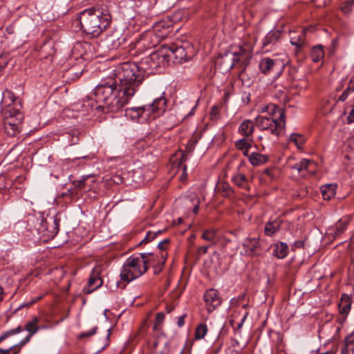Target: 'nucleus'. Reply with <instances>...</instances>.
I'll return each mask as SVG.
<instances>
[{
	"instance_id": "nucleus-1",
	"label": "nucleus",
	"mask_w": 354,
	"mask_h": 354,
	"mask_svg": "<svg viewBox=\"0 0 354 354\" xmlns=\"http://www.w3.org/2000/svg\"><path fill=\"white\" fill-rule=\"evenodd\" d=\"M114 81L97 85L95 101L102 104L97 108L106 112H117L135 95L145 78V70L136 63L123 62L115 69Z\"/></svg>"
},
{
	"instance_id": "nucleus-2",
	"label": "nucleus",
	"mask_w": 354,
	"mask_h": 354,
	"mask_svg": "<svg viewBox=\"0 0 354 354\" xmlns=\"http://www.w3.org/2000/svg\"><path fill=\"white\" fill-rule=\"evenodd\" d=\"M77 19L85 34L96 38L110 26L112 18L106 6H95L80 12Z\"/></svg>"
},
{
	"instance_id": "nucleus-3",
	"label": "nucleus",
	"mask_w": 354,
	"mask_h": 354,
	"mask_svg": "<svg viewBox=\"0 0 354 354\" xmlns=\"http://www.w3.org/2000/svg\"><path fill=\"white\" fill-rule=\"evenodd\" d=\"M151 253H141L138 255L129 257L123 264L120 272L122 280L130 282L145 274L148 270L147 263L153 261L155 259Z\"/></svg>"
},
{
	"instance_id": "nucleus-4",
	"label": "nucleus",
	"mask_w": 354,
	"mask_h": 354,
	"mask_svg": "<svg viewBox=\"0 0 354 354\" xmlns=\"http://www.w3.org/2000/svg\"><path fill=\"white\" fill-rule=\"evenodd\" d=\"M166 106V98L160 97L153 100L151 104L126 109L125 115L132 120H138L142 117H148L151 115H152L153 118H155L165 111Z\"/></svg>"
},
{
	"instance_id": "nucleus-5",
	"label": "nucleus",
	"mask_w": 354,
	"mask_h": 354,
	"mask_svg": "<svg viewBox=\"0 0 354 354\" xmlns=\"http://www.w3.org/2000/svg\"><path fill=\"white\" fill-rule=\"evenodd\" d=\"M161 24H157L153 29L144 32L135 41V48L140 52L151 49L157 46L162 39H165L167 34V28L160 30Z\"/></svg>"
},
{
	"instance_id": "nucleus-6",
	"label": "nucleus",
	"mask_w": 354,
	"mask_h": 354,
	"mask_svg": "<svg viewBox=\"0 0 354 354\" xmlns=\"http://www.w3.org/2000/svg\"><path fill=\"white\" fill-rule=\"evenodd\" d=\"M267 112L270 116H267V122L270 121L267 131L274 136H279L283 133L285 127V114L283 111L274 104L267 105Z\"/></svg>"
},
{
	"instance_id": "nucleus-7",
	"label": "nucleus",
	"mask_w": 354,
	"mask_h": 354,
	"mask_svg": "<svg viewBox=\"0 0 354 354\" xmlns=\"http://www.w3.org/2000/svg\"><path fill=\"white\" fill-rule=\"evenodd\" d=\"M243 299H233L231 301L230 312L233 319L230 321V324L233 327H235L234 324L238 328H241L245 320L248 312L247 310V304L242 302Z\"/></svg>"
},
{
	"instance_id": "nucleus-8",
	"label": "nucleus",
	"mask_w": 354,
	"mask_h": 354,
	"mask_svg": "<svg viewBox=\"0 0 354 354\" xmlns=\"http://www.w3.org/2000/svg\"><path fill=\"white\" fill-rule=\"evenodd\" d=\"M230 53L233 55V58L230 68H233L236 64H240L243 66H246L252 57L251 45L243 44L234 48V49L232 48Z\"/></svg>"
},
{
	"instance_id": "nucleus-9",
	"label": "nucleus",
	"mask_w": 354,
	"mask_h": 354,
	"mask_svg": "<svg viewBox=\"0 0 354 354\" xmlns=\"http://www.w3.org/2000/svg\"><path fill=\"white\" fill-rule=\"evenodd\" d=\"M10 118L4 121V131L10 137L17 136L21 129L23 115L19 110H9Z\"/></svg>"
},
{
	"instance_id": "nucleus-10",
	"label": "nucleus",
	"mask_w": 354,
	"mask_h": 354,
	"mask_svg": "<svg viewBox=\"0 0 354 354\" xmlns=\"http://www.w3.org/2000/svg\"><path fill=\"white\" fill-rule=\"evenodd\" d=\"M162 46L166 54L168 55L167 56V62L170 59H174L176 62H182L188 60L189 58L186 47L178 43L163 44Z\"/></svg>"
},
{
	"instance_id": "nucleus-11",
	"label": "nucleus",
	"mask_w": 354,
	"mask_h": 354,
	"mask_svg": "<svg viewBox=\"0 0 354 354\" xmlns=\"http://www.w3.org/2000/svg\"><path fill=\"white\" fill-rule=\"evenodd\" d=\"M167 56L168 55L166 54L165 49L161 46L158 50L151 53L149 56L142 59V64L147 66L149 69L157 70L161 67L164 62H167Z\"/></svg>"
},
{
	"instance_id": "nucleus-12",
	"label": "nucleus",
	"mask_w": 354,
	"mask_h": 354,
	"mask_svg": "<svg viewBox=\"0 0 354 354\" xmlns=\"http://www.w3.org/2000/svg\"><path fill=\"white\" fill-rule=\"evenodd\" d=\"M103 284V280L100 277V268H94L90 275L88 284L83 289L85 294H90L96 289L101 287Z\"/></svg>"
},
{
	"instance_id": "nucleus-13",
	"label": "nucleus",
	"mask_w": 354,
	"mask_h": 354,
	"mask_svg": "<svg viewBox=\"0 0 354 354\" xmlns=\"http://www.w3.org/2000/svg\"><path fill=\"white\" fill-rule=\"evenodd\" d=\"M203 297L208 312L213 311L221 304V299L217 290L215 289H209L207 290L204 294Z\"/></svg>"
},
{
	"instance_id": "nucleus-14",
	"label": "nucleus",
	"mask_w": 354,
	"mask_h": 354,
	"mask_svg": "<svg viewBox=\"0 0 354 354\" xmlns=\"http://www.w3.org/2000/svg\"><path fill=\"white\" fill-rule=\"evenodd\" d=\"M106 46L110 49H117L125 42V38L120 31L111 32L105 39Z\"/></svg>"
},
{
	"instance_id": "nucleus-15",
	"label": "nucleus",
	"mask_w": 354,
	"mask_h": 354,
	"mask_svg": "<svg viewBox=\"0 0 354 354\" xmlns=\"http://www.w3.org/2000/svg\"><path fill=\"white\" fill-rule=\"evenodd\" d=\"M312 28H304L302 29L301 32L299 35H297L295 32H292L290 35V44L297 48L296 53H298L306 45V35L311 30Z\"/></svg>"
},
{
	"instance_id": "nucleus-16",
	"label": "nucleus",
	"mask_w": 354,
	"mask_h": 354,
	"mask_svg": "<svg viewBox=\"0 0 354 354\" xmlns=\"http://www.w3.org/2000/svg\"><path fill=\"white\" fill-rule=\"evenodd\" d=\"M96 180L97 176L95 174H89L82 176L80 180H75L73 185L79 189L88 191L93 188Z\"/></svg>"
},
{
	"instance_id": "nucleus-17",
	"label": "nucleus",
	"mask_w": 354,
	"mask_h": 354,
	"mask_svg": "<svg viewBox=\"0 0 354 354\" xmlns=\"http://www.w3.org/2000/svg\"><path fill=\"white\" fill-rule=\"evenodd\" d=\"M38 322L39 318L36 316L33 317L30 320L26 322L24 330L28 331V335L20 342L21 346H23L28 342L30 337L39 330V327L38 326Z\"/></svg>"
},
{
	"instance_id": "nucleus-18",
	"label": "nucleus",
	"mask_w": 354,
	"mask_h": 354,
	"mask_svg": "<svg viewBox=\"0 0 354 354\" xmlns=\"http://www.w3.org/2000/svg\"><path fill=\"white\" fill-rule=\"evenodd\" d=\"M316 167V163L314 161L308 159H303L299 162L294 165L292 168L296 169L299 173L306 171L310 174H315Z\"/></svg>"
},
{
	"instance_id": "nucleus-19",
	"label": "nucleus",
	"mask_w": 354,
	"mask_h": 354,
	"mask_svg": "<svg viewBox=\"0 0 354 354\" xmlns=\"http://www.w3.org/2000/svg\"><path fill=\"white\" fill-rule=\"evenodd\" d=\"M270 250L272 251V254L274 257L277 259H283L288 254V246L286 243L279 242L271 245Z\"/></svg>"
},
{
	"instance_id": "nucleus-20",
	"label": "nucleus",
	"mask_w": 354,
	"mask_h": 354,
	"mask_svg": "<svg viewBox=\"0 0 354 354\" xmlns=\"http://www.w3.org/2000/svg\"><path fill=\"white\" fill-rule=\"evenodd\" d=\"M351 297L348 295H342L339 304V310L342 315L346 316L348 314L351 310Z\"/></svg>"
},
{
	"instance_id": "nucleus-21",
	"label": "nucleus",
	"mask_w": 354,
	"mask_h": 354,
	"mask_svg": "<svg viewBox=\"0 0 354 354\" xmlns=\"http://www.w3.org/2000/svg\"><path fill=\"white\" fill-rule=\"evenodd\" d=\"M267 73L271 72L272 71H275L274 73V76H279L283 72V70L284 68V64L280 61L277 60H272L267 59Z\"/></svg>"
},
{
	"instance_id": "nucleus-22",
	"label": "nucleus",
	"mask_w": 354,
	"mask_h": 354,
	"mask_svg": "<svg viewBox=\"0 0 354 354\" xmlns=\"http://www.w3.org/2000/svg\"><path fill=\"white\" fill-rule=\"evenodd\" d=\"M239 133L245 138H251L254 131V123L250 120H244L239 126Z\"/></svg>"
},
{
	"instance_id": "nucleus-23",
	"label": "nucleus",
	"mask_w": 354,
	"mask_h": 354,
	"mask_svg": "<svg viewBox=\"0 0 354 354\" xmlns=\"http://www.w3.org/2000/svg\"><path fill=\"white\" fill-rule=\"evenodd\" d=\"M245 252L248 254H257L259 248V241L257 239H247L243 243Z\"/></svg>"
},
{
	"instance_id": "nucleus-24",
	"label": "nucleus",
	"mask_w": 354,
	"mask_h": 354,
	"mask_svg": "<svg viewBox=\"0 0 354 354\" xmlns=\"http://www.w3.org/2000/svg\"><path fill=\"white\" fill-rule=\"evenodd\" d=\"M224 256L221 255L218 252H214L210 257V262L215 270H225L226 269V264L223 262Z\"/></svg>"
},
{
	"instance_id": "nucleus-25",
	"label": "nucleus",
	"mask_w": 354,
	"mask_h": 354,
	"mask_svg": "<svg viewBox=\"0 0 354 354\" xmlns=\"http://www.w3.org/2000/svg\"><path fill=\"white\" fill-rule=\"evenodd\" d=\"M252 141V140L251 138L243 137L235 142V146L237 149L243 151L244 156H248V149L251 147Z\"/></svg>"
},
{
	"instance_id": "nucleus-26",
	"label": "nucleus",
	"mask_w": 354,
	"mask_h": 354,
	"mask_svg": "<svg viewBox=\"0 0 354 354\" xmlns=\"http://www.w3.org/2000/svg\"><path fill=\"white\" fill-rule=\"evenodd\" d=\"M1 105L2 108H9L15 101V94L9 90L3 92Z\"/></svg>"
},
{
	"instance_id": "nucleus-27",
	"label": "nucleus",
	"mask_w": 354,
	"mask_h": 354,
	"mask_svg": "<svg viewBox=\"0 0 354 354\" xmlns=\"http://www.w3.org/2000/svg\"><path fill=\"white\" fill-rule=\"evenodd\" d=\"M310 57L312 61L315 63H317L322 61L324 57V52L322 45H317L313 46L311 49Z\"/></svg>"
},
{
	"instance_id": "nucleus-28",
	"label": "nucleus",
	"mask_w": 354,
	"mask_h": 354,
	"mask_svg": "<svg viewBox=\"0 0 354 354\" xmlns=\"http://www.w3.org/2000/svg\"><path fill=\"white\" fill-rule=\"evenodd\" d=\"M336 185L333 184L326 185L321 188L324 199L330 200L335 195Z\"/></svg>"
},
{
	"instance_id": "nucleus-29",
	"label": "nucleus",
	"mask_w": 354,
	"mask_h": 354,
	"mask_svg": "<svg viewBox=\"0 0 354 354\" xmlns=\"http://www.w3.org/2000/svg\"><path fill=\"white\" fill-rule=\"evenodd\" d=\"M347 223L346 221H339L335 227L330 228L329 234H333L334 238L338 237L346 229Z\"/></svg>"
},
{
	"instance_id": "nucleus-30",
	"label": "nucleus",
	"mask_w": 354,
	"mask_h": 354,
	"mask_svg": "<svg viewBox=\"0 0 354 354\" xmlns=\"http://www.w3.org/2000/svg\"><path fill=\"white\" fill-rule=\"evenodd\" d=\"M249 156L250 162L254 166H258L266 162V156L258 153H252Z\"/></svg>"
},
{
	"instance_id": "nucleus-31",
	"label": "nucleus",
	"mask_w": 354,
	"mask_h": 354,
	"mask_svg": "<svg viewBox=\"0 0 354 354\" xmlns=\"http://www.w3.org/2000/svg\"><path fill=\"white\" fill-rule=\"evenodd\" d=\"M187 159L186 155L184 153H182L181 155V160L179 162H178L177 167L178 170H181V174L180 176V180L181 181L185 180L187 179V166L185 164H183V162L185 161Z\"/></svg>"
},
{
	"instance_id": "nucleus-32",
	"label": "nucleus",
	"mask_w": 354,
	"mask_h": 354,
	"mask_svg": "<svg viewBox=\"0 0 354 354\" xmlns=\"http://www.w3.org/2000/svg\"><path fill=\"white\" fill-rule=\"evenodd\" d=\"M281 31L279 30L270 31L267 35V45L275 44L281 38Z\"/></svg>"
},
{
	"instance_id": "nucleus-33",
	"label": "nucleus",
	"mask_w": 354,
	"mask_h": 354,
	"mask_svg": "<svg viewBox=\"0 0 354 354\" xmlns=\"http://www.w3.org/2000/svg\"><path fill=\"white\" fill-rule=\"evenodd\" d=\"M217 231L215 229H209L205 230L202 234V239L204 240L215 243Z\"/></svg>"
},
{
	"instance_id": "nucleus-34",
	"label": "nucleus",
	"mask_w": 354,
	"mask_h": 354,
	"mask_svg": "<svg viewBox=\"0 0 354 354\" xmlns=\"http://www.w3.org/2000/svg\"><path fill=\"white\" fill-rule=\"evenodd\" d=\"M280 221L274 220L272 222L267 223V236L273 235L277 231L279 230L280 227Z\"/></svg>"
},
{
	"instance_id": "nucleus-35",
	"label": "nucleus",
	"mask_w": 354,
	"mask_h": 354,
	"mask_svg": "<svg viewBox=\"0 0 354 354\" xmlns=\"http://www.w3.org/2000/svg\"><path fill=\"white\" fill-rule=\"evenodd\" d=\"M232 181L239 187L245 188L247 185V179L244 174H238L232 178Z\"/></svg>"
},
{
	"instance_id": "nucleus-36",
	"label": "nucleus",
	"mask_w": 354,
	"mask_h": 354,
	"mask_svg": "<svg viewBox=\"0 0 354 354\" xmlns=\"http://www.w3.org/2000/svg\"><path fill=\"white\" fill-rule=\"evenodd\" d=\"M290 142H294L295 145L300 148L305 142V138L304 137L298 133H292L289 138Z\"/></svg>"
},
{
	"instance_id": "nucleus-37",
	"label": "nucleus",
	"mask_w": 354,
	"mask_h": 354,
	"mask_svg": "<svg viewBox=\"0 0 354 354\" xmlns=\"http://www.w3.org/2000/svg\"><path fill=\"white\" fill-rule=\"evenodd\" d=\"M207 332V327L205 324H200L196 328L195 338L196 339H203Z\"/></svg>"
},
{
	"instance_id": "nucleus-38",
	"label": "nucleus",
	"mask_w": 354,
	"mask_h": 354,
	"mask_svg": "<svg viewBox=\"0 0 354 354\" xmlns=\"http://www.w3.org/2000/svg\"><path fill=\"white\" fill-rule=\"evenodd\" d=\"M161 230H158L156 232H151L149 231L145 235V237L140 242L139 245H142L143 243L146 244L153 241L158 234H161Z\"/></svg>"
},
{
	"instance_id": "nucleus-39",
	"label": "nucleus",
	"mask_w": 354,
	"mask_h": 354,
	"mask_svg": "<svg viewBox=\"0 0 354 354\" xmlns=\"http://www.w3.org/2000/svg\"><path fill=\"white\" fill-rule=\"evenodd\" d=\"M51 224V229H50L48 227L46 228V230L50 232V236H54L56 234H57L59 231V225L57 219L51 218L49 222L48 223V225Z\"/></svg>"
},
{
	"instance_id": "nucleus-40",
	"label": "nucleus",
	"mask_w": 354,
	"mask_h": 354,
	"mask_svg": "<svg viewBox=\"0 0 354 354\" xmlns=\"http://www.w3.org/2000/svg\"><path fill=\"white\" fill-rule=\"evenodd\" d=\"M218 191L221 192L224 196H230L232 193L233 190L227 183H222L218 187Z\"/></svg>"
},
{
	"instance_id": "nucleus-41",
	"label": "nucleus",
	"mask_w": 354,
	"mask_h": 354,
	"mask_svg": "<svg viewBox=\"0 0 354 354\" xmlns=\"http://www.w3.org/2000/svg\"><path fill=\"white\" fill-rule=\"evenodd\" d=\"M21 331H22V328L21 326H18L16 328L11 329V330H9L6 331V333H4L3 334H2L0 336V342L3 341L4 339L8 338V337H10L11 335H15L17 333H20Z\"/></svg>"
},
{
	"instance_id": "nucleus-42",
	"label": "nucleus",
	"mask_w": 354,
	"mask_h": 354,
	"mask_svg": "<svg viewBox=\"0 0 354 354\" xmlns=\"http://www.w3.org/2000/svg\"><path fill=\"white\" fill-rule=\"evenodd\" d=\"M21 331H22V328L21 326H18L16 328L11 329V330H9L6 331V333H4L3 334H2L0 336V342L3 341L4 339L8 338V337H10L11 335H15L17 333H20Z\"/></svg>"
},
{
	"instance_id": "nucleus-43",
	"label": "nucleus",
	"mask_w": 354,
	"mask_h": 354,
	"mask_svg": "<svg viewBox=\"0 0 354 354\" xmlns=\"http://www.w3.org/2000/svg\"><path fill=\"white\" fill-rule=\"evenodd\" d=\"M8 64V57L7 55H0V77L3 75V70Z\"/></svg>"
},
{
	"instance_id": "nucleus-44",
	"label": "nucleus",
	"mask_w": 354,
	"mask_h": 354,
	"mask_svg": "<svg viewBox=\"0 0 354 354\" xmlns=\"http://www.w3.org/2000/svg\"><path fill=\"white\" fill-rule=\"evenodd\" d=\"M19 348L17 347V346H14L10 347L8 349H3L0 348V353L1 354H10L11 352H12L14 354H17L19 351Z\"/></svg>"
},
{
	"instance_id": "nucleus-45",
	"label": "nucleus",
	"mask_w": 354,
	"mask_h": 354,
	"mask_svg": "<svg viewBox=\"0 0 354 354\" xmlns=\"http://www.w3.org/2000/svg\"><path fill=\"white\" fill-rule=\"evenodd\" d=\"M353 91H349L348 87L346 88V89L342 93V94L339 97L338 100L341 102H344L348 96L352 93Z\"/></svg>"
},
{
	"instance_id": "nucleus-46",
	"label": "nucleus",
	"mask_w": 354,
	"mask_h": 354,
	"mask_svg": "<svg viewBox=\"0 0 354 354\" xmlns=\"http://www.w3.org/2000/svg\"><path fill=\"white\" fill-rule=\"evenodd\" d=\"M160 257H161V259L158 262V263H160L159 268H158V270L156 269L155 273H158L159 272L161 271L162 268L165 262L166 254H165L164 252H161Z\"/></svg>"
},
{
	"instance_id": "nucleus-47",
	"label": "nucleus",
	"mask_w": 354,
	"mask_h": 354,
	"mask_svg": "<svg viewBox=\"0 0 354 354\" xmlns=\"http://www.w3.org/2000/svg\"><path fill=\"white\" fill-rule=\"evenodd\" d=\"M351 3H347V1L344 2L341 6V10L345 14L348 13L351 10Z\"/></svg>"
},
{
	"instance_id": "nucleus-48",
	"label": "nucleus",
	"mask_w": 354,
	"mask_h": 354,
	"mask_svg": "<svg viewBox=\"0 0 354 354\" xmlns=\"http://www.w3.org/2000/svg\"><path fill=\"white\" fill-rule=\"evenodd\" d=\"M96 330H97V327H95V328H93L92 330H91L88 332L81 333L78 336V337L80 339H82V338H84V337H90V336H92L93 335H94L95 333Z\"/></svg>"
},
{
	"instance_id": "nucleus-49",
	"label": "nucleus",
	"mask_w": 354,
	"mask_h": 354,
	"mask_svg": "<svg viewBox=\"0 0 354 354\" xmlns=\"http://www.w3.org/2000/svg\"><path fill=\"white\" fill-rule=\"evenodd\" d=\"M165 319V315L163 313H158L156 315V324H158L160 325L162 324Z\"/></svg>"
},
{
	"instance_id": "nucleus-50",
	"label": "nucleus",
	"mask_w": 354,
	"mask_h": 354,
	"mask_svg": "<svg viewBox=\"0 0 354 354\" xmlns=\"http://www.w3.org/2000/svg\"><path fill=\"white\" fill-rule=\"evenodd\" d=\"M112 181L115 183V184H117V185H120L121 183H122L123 182V178L120 175H115L112 177Z\"/></svg>"
},
{
	"instance_id": "nucleus-51",
	"label": "nucleus",
	"mask_w": 354,
	"mask_h": 354,
	"mask_svg": "<svg viewBox=\"0 0 354 354\" xmlns=\"http://www.w3.org/2000/svg\"><path fill=\"white\" fill-rule=\"evenodd\" d=\"M208 249H209V246L208 245H205V246H201L200 248H198V255H201V254H205L207 253L208 252Z\"/></svg>"
},
{
	"instance_id": "nucleus-52",
	"label": "nucleus",
	"mask_w": 354,
	"mask_h": 354,
	"mask_svg": "<svg viewBox=\"0 0 354 354\" xmlns=\"http://www.w3.org/2000/svg\"><path fill=\"white\" fill-rule=\"evenodd\" d=\"M347 120L349 123L354 122V104L351 106Z\"/></svg>"
},
{
	"instance_id": "nucleus-53",
	"label": "nucleus",
	"mask_w": 354,
	"mask_h": 354,
	"mask_svg": "<svg viewBox=\"0 0 354 354\" xmlns=\"http://www.w3.org/2000/svg\"><path fill=\"white\" fill-rule=\"evenodd\" d=\"M186 317V315H183L181 316H180L178 318V322H177V325L178 327H182L184 326L185 324V318Z\"/></svg>"
},
{
	"instance_id": "nucleus-54",
	"label": "nucleus",
	"mask_w": 354,
	"mask_h": 354,
	"mask_svg": "<svg viewBox=\"0 0 354 354\" xmlns=\"http://www.w3.org/2000/svg\"><path fill=\"white\" fill-rule=\"evenodd\" d=\"M169 243V239H166L165 240H163L162 241H160L158 244V248L160 250H164L165 249V245H167Z\"/></svg>"
},
{
	"instance_id": "nucleus-55",
	"label": "nucleus",
	"mask_w": 354,
	"mask_h": 354,
	"mask_svg": "<svg viewBox=\"0 0 354 354\" xmlns=\"http://www.w3.org/2000/svg\"><path fill=\"white\" fill-rule=\"evenodd\" d=\"M349 346L348 343L345 342L344 347L342 348L341 354H350Z\"/></svg>"
},
{
	"instance_id": "nucleus-56",
	"label": "nucleus",
	"mask_w": 354,
	"mask_h": 354,
	"mask_svg": "<svg viewBox=\"0 0 354 354\" xmlns=\"http://www.w3.org/2000/svg\"><path fill=\"white\" fill-rule=\"evenodd\" d=\"M255 122L257 126L262 127L264 122V117L263 116H257L255 119Z\"/></svg>"
},
{
	"instance_id": "nucleus-57",
	"label": "nucleus",
	"mask_w": 354,
	"mask_h": 354,
	"mask_svg": "<svg viewBox=\"0 0 354 354\" xmlns=\"http://www.w3.org/2000/svg\"><path fill=\"white\" fill-rule=\"evenodd\" d=\"M200 201L198 198H195V203L193 207V212L196 214L198 212Z\"/></svg>"
},
{
	"instance_id": "nucleus-58",
	"label": "nucleus",
	"mask_w": 354,
	"mask_h": 354,
	"mask_svg": "<svg viewBox=\"0 0 354 354\" xmlns=\"http://www.w3.org/2000/svg\"><path fill=\"white\" fill-rule=\"evenodd\" d=\"M348 87L349 91H354V75L351 78Z\"/></svg>"
},
{
	"instance_id": "nucleus-59",
	"label": "nucleus",
	"mask_w": 354,
	"mask_h": 354,
	"mask_svg": "<svg viewBox=\"0 0 354 354\" xmlns=\"http://www.w3.org/2000/svg\"><path fill=\"white\" fill-rule=\"evenodd\" d=\"M259 68L263 73H266V62L262 59L259 64Z\"/></svg>"
},
{
	"instance_id": "nucleus-60",
	"label": "nucleus",
	"mask_w": 354,
	"mask_h": 354,
	"mask_svg": "<svg viewBox=\"0 0 354 354\" xmlns=\"http://www.w3.org/2000/svg\"><path fill=\"white\" fill-rule=\"evenodd\" d=\"M263 173H266V170L259 176L258 180L260 184L264 185L266 183Z\"/></svg>"
},
{
	"instance_id": "nucleus-61",
	"label": "nucleus",
	"mask_w": 354,
	"mask_h": 354,
	"mask_svg": "<svg viewBox=\"0 0 354 354\" xmlns=\"http://www.w3.org/2000/svg\"><path fill=\"white\" fill-rule=\"evenodd\" d=\"M194 147H195V146H194V145L189 143L187 146V151L188 153L192 152L194 149Z\"/></svg>"
},
{
	"instance_id": "nucleus-62",
	"label": "nucleus",
	"mask_w": 354,
	"mask_h": 354,
	"mask_svg": "<svg viewBox=\"0 0 354 354\" xmlns=\"http://www.w3.org/2000/svg\"><path fill=\"white\" fill-rule=\"evenodd\" d=\"M93 100H88L87 102V104L84 103V104H82V106L89 107V108L92 109L93 106Z\"/></svg>"
},
{
	"instance_id": "nucleus-63",
	"label": "nucleus",
	"mask_w": 354,
	"mask_h": 354,
	"mask_svg": "<svg viewBox=\"0 0 354 354\" xmlns=\"http://www.w3.org/2000/svg\"><path fill=\"white\" fill-rule=\"evenodd\" d=\"M198 142V140L196 138H193L189 140L190 144L194 145L195 146Z\"/></svg>"
},
{
	"instance_id": "nucleus-64",
	"label": "nucleus",
	"mask_w": 354,
	"mask_h": 354,
	"mask_svg": "<svg viewBox=\"0 0 354 354\" xmlns=\"http://www.w3.org/2000/svg\"><path fill=\"white\" fill-rule=\"evenodd\" d=\"M4 292L3 288L0 286V301H1L3 299Z\"/></svg>"
}]
</instances>
